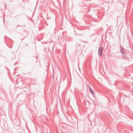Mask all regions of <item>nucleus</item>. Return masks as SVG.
<instances>
[{
    "label": "nucleus",
    "mask_w": 133,
    "mask_h": 133,
    "mask_svg": "<svg viewBox=\"0 0 133 133\" xmlns=\"http://www.w3.org/2000/svg\"><path fill=\"white\" fill-rule=\"evenodd\" d=\"M103 52V48L102 47H100L98 50V55L99 57L102 56V54Z\"/></svg>",
    "instance_id": "obj_1"
},
{
    "label": "nucleus",
    "mask_w": 133,
    "mask_h": 133,
    "mask_svg": "<svg viewBox=\"0 0 133 133\" xmlns=\"http://www.w3.org/2000/svg\"><path fill=\"white\" fill-rule=\"evenodd\" d=\"M16 63H15L14 64V65H16Z\"/></svg>",
    "instance_id": "obj_12"
},
{
    "label": "nucleus",
    "mask_w": 133,
    "mask_h": 133,
    "mask_svg": "<svg viewBox=\"0 0 133 133\" xmlns=\"http://www.w3.org/2000/svg\"><path fill=\"white\" fill-rule=\"evenodd\" d=\"M19 26H20V27H22V25H17V26H16V28H15V30H16V29H17V27H18Z\"/></svg>",
    "instance_id": "obj_5"
},
{
    "label": "nucleus",
    "mask_w": 133,
    "mask_h": 133,
    "mask_svg": "<svg viewBox=\"0 0 133 133\" xmlns=\"http://www.w3.org/2000/svg\"><path fill=\"white\" fill-rule=\"evenodd\" d=\"M21 40H23V39H21Z\"/></svg>",
    "instance_id": "obj_14"
},
{
    "label": "nucleus",
    "mask_w": 133,
    "mask_h": 133,
    "mask_svg": "<svg viewBox=\"0 0 133 133\" xmlns=\"http://www.w3.org/2000/svg\"><path fill=\"white\" fill-rule=\"evenodd\" d=\"M5 36H4V40L5 41Z\"/></svg>",
    "instance_id": "obj_7"
},
{
    "label": "nucleus",
    "mask_w": 133,
    "mask_h": 133,
    "mask_svg": "<svg viewBox=\"0 0 133 133\" xmlns=\"http://www.w3.org/2000/svg\"><path fill=\"white\" fill-rule=\"evenodd\" d=\"M6 6V4H5V6Z\"/></svg>",
    "instance_id": "obj_13"
},
{
    "label": "nucleus",
    "mask_w": 133,
    "mask_h": 133,
    "mask_svg": "<svg viewBox=\"0 0 133 133\" xmlns=\"http://www.w3.org/2000/svg\"><path fill=\"white\" fill-rule=\"evenodd\" d=\"M6 45L7 46H8V45L7 44H6Z\"/></svg>",
    "instance_id": "obj_11"
},
{
    "label": "nucleus",
    "mask_w": 133,
    "mask_h": 133,
    "mask_svg": "<svg viewBox=\"0 0 133 133\" xmlns=\"http://www.w3.org/2000/svg\"><path fill=\"white\" fill-rule=\"evenodd\" d=\"M26 45H28V44H26Z\"/></svg>",
    "instance_id": "obj_10"
},
{
    "label": "nucleus",
    "mask_w": 133,
    "mask_h": 133,
    "mask_svg": "<svg viewBox=\"0 0 133 133\" xmlns=\"http://www.w3.org/2000/svg\"><path fill=\"white\" fill-rule=\"evenodd\" d=\"M8 46L9 48H12V46Z\"/></svg>",
    "instance_id": "obj_6"
},
{
    "label": "nucleus",
    "mask_w": 133,
    "mask_h": 133,
    "mask_svg": "<svg viewBox=\"0 0 133 133\" xmlns=\"http://www.w3.org/2000/svg\"><path fill=\"white\" fill-rule=\"evenodd\" d=\"M29 46H28V48H29Z\"/></svg>",
    "instance_id": "obj_15"
},
{
    "label": "nucleus",
    "mask_w": 133,
    "mask_h": 133,
    "mask_svg": "<svg viewBox=\"0 0 133 133\" xmlns=\"http://www.w3.org/2000/svg\"><path fill=\"white\" fill-rule=\"evenodd\" d=\"M24 32L26 31H25V30H24Z\"/></svg>",
    "instance_id": "obj_9"
},
{
    "label": "nucleus",
    "mask_w": 133,
    "mask_h": 133,
    "mask_svg": "<svg viewBox=\"0 0 133 133\" xmlns=\"http://www.w3.org/2000/svg\"><path fill=\"white\" fill-rule=\"evenodd\" d=\"M120 52L122 54H126L125 52V50L124 49V48L121 45H120Z\"/></svg>",
    "instance_id": "obj_2"
},
{
    "label": "nucleus",
    "mask_w": 133,
    "mask_h": 133,
    "mask_svg": "<svg viewBox=\"0 0 133 133\" xmlns=\"http://www.w3.org/2000/svg\"><path fill=\"white\" fill-rule=\"evenodd\" d=\"M36 57L37 56H36Z\"/></svg>",
    "instance_id": "obj_16"
},
{
    "label": "nucleus",
    "mask_w": 133,
    "mask_h": 133,
    "mask_svg": "<svg viewBox=\"0 0 133 133\" xmlns=\"http://www.w3.org/2000/svg\"><path fill=\"white\" fill-rule=\"evenodd\" d=\"M122 57H123L124 58H126V55L125 54H122Z\"/></svg>",
    "instance_id": "obj_4"
},
{
    "label": "nucleus",
    "mask_w": 133,
    "mask_h": 133,
    "mask_svg": "<svg viewBox=\"0 0 133 133\" xmlns=\"http://www.w3.org/2000/svg\"><path fill=\"white\" fill-rule=\"evenodd\" d=\"M89 89L91 93L94 96L95 94V92L90 86H89Z\"/></svg>",
    "instance_id": "obj_3"
},
{
    "label": "nucleus",
    "mask_w": 133,
    "mask_h": 133,
    "mask_svg": "<svg viewBox=\"0 0 133 133\" xmlns=\"http://www.w3.org/2000/svg\"><path fill=\"white\" fill-rule=\"evenodd\" d=\"M37 3H36V7H36V6H37Z\"/></svg>",
    "instance_id": "obj_8"
}]
</instances>
